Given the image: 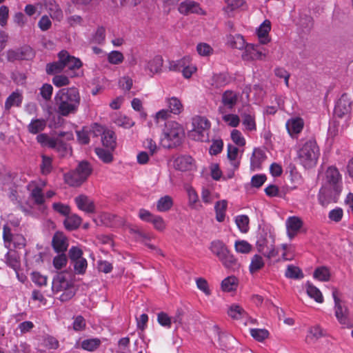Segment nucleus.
<instances>
[{"label": "nucleus", "mask_w": 353, "mask_h": 353, "mask_svg": "<svg viewBox=\"0 0 353 353\" xmlns=\"http://www.w3.org/2000/svg\"><path fill=\"white\" fill-rule=\"evenodd\" d=\"M322 187L318 199L326 207L330 203H336L343 190L342 175L335 166H330L322 174Z\"/></svg>", "instance_id": "1"}, {"label": "nucleus", "mask_w": 353, "mask_h": 353, "mask_svg": "<svg viewBox=\"0 0 353 353\" xmlns=\"http://www.w3.org/2000/svg\"><path fill=\"white\" fill-rule=\"evenodd\" d=\"M54 101L57 113L67 117L77 112L81 97L76 88H62L55 94Z\"/></svg>", "instance_id": "2"}, {"label": "nucleus", "mask_w": 353, "mask_h": 353, "mask_svg": "<svg viewBox=\"0 0 353 353\" xmlns=\"http://www.w3.org/2000/svg\"><path fill=\"white\" fill-rule=\"evenodd\" d=\"M320 156V150L316 141L310 139L299 143L297 157L299 163L306 169L315 166Z\"/></svg>", "instance_id": "3"}, {"label": "nucleus", "mask_w": 353, "mask_h": 353, "mask_svg": "<svg viewBox=\"0 0 353 353\" xmlns=\"http://www.w3.org/2000/svg\"><path fill=\"white\" fill-rule=\"evenodd\" d=\"M183 128L177 122L170 121L165 123L162 142L164 147L171 148L179 145L184 137Z\"/></svg>", "instance_id": "4"}, {"label": "nucleus", "mask_w": 353, "mask_h": 353, "mask_svg": "<svg viewBox=\"0 0 353 353\" xmlns=\"http://www.w3.org/2000/svg\"><path fill=\"white\" fill-rule=\"evenodd\" d=\"M209 249L226 268H234L237 265V259L230 253L226 245L220 240H214L210 244Z\"/></svg>", "instance_id": "5"}, {"label": "nucleus", "mask_w": 353, "mask_h": 353, "mask_svg": "<svg viewBox=\"0 0 353 353\" xmlns=\"http://www.w3.org/2000/svg\"><path fill=\"white\" fill-rule=\"evenodd\" d=\"M258 250L264 256L269 259H275L281 255L284 261L292 259V254L290 253V246L282 244L280 247H274L273 241L266 242L265 245L259 243Z\"/></svg>", "instance_id": "6"}, {"label": "nucleus", "mask_w": 353, "mask_h": 353, "mask_svg": "<svg viewBox=\"0 0 353 353\" xmlns=\"http://www.w3.org/2000/svg\"><path fill=\"white\" fill-rule=\"evenodd\" d=\"M192 128L188 136L193 140L205 141L208 139V132L211 126L210 121L203 117L196 116L192 119Z\"/></svg>", "instance_id": "7"}, {"label": "nucleus", "mask_w": 353, "mask_h": 353, "mask_svg": "<svg viewBox=\"0 0 353 353\" xmlns=\"http://www.w3.org/2000/svg\"><path fill=\"white\" fill-rule=\"evenodd\" d=\"M52 291L55 293L63 292L60 296L61 301H67L74 295V290L71 281L65 278L63 273H59L52 281Z\"/></svg>", "instance_id": "8"}, {"label": "nucleus", "mask_w": 353, "mask_h": 353, "mask_svg": "<svg viewBox=\"0 0 353 353\" xmlns=\"http://www.w3.org/2000/svg\"><path fill=\"white\" fill-rule=\"evenodd\" d=\"M332 297L334 301V316L338 322L343 327H349L351 325L350 319V310L347 303L339 298V292L334 289L332 291Z\"/></svg>", "instance_id": "9"}, {"label": "nucleus", "mask_w": 353, "mask_h": 353, "mask_svg": "<svg viewBox=\"0 0 353 353\" xmlns=\"http://www.w3.org/2000/svg\"><path fill=\"white\" fill-rule=\"evenodd\" d=\"M241 119L245 133L249 134L256 131V113L251 106L245 107L241 112Z\"/></svg>", "instance_id": "10"}, {"label": "nucleus", "mask_w": 353, "mask_h": 353, "mask_svg": "<svg viewBox=\"0 0 353 353\" xmlns=\"http://www.w3.org/2000/svg\"><path fill=\"white\" fill-rule=\"evenodd\" d=\"M268 55V50L258 45L247 43L242 54L244 61L264 60Z\"/></svg>", "instance_id": "11"}, {"label": "nucleus", "mask_w": 353, "mask_h": 353, "mask_svg": "<svg viewBox=\"0 0 353 353\" xmlns=\"http://www.w3.org/2000/svg\"><path fill=\"white\" fill-rule=\"evenodd\" d=\"M3 239L6 248L10 249L11 244L16 248H23L26 245V239L21 234L13 235L11 229L8 225H4L3 228Z\"/></svg>", "instance_id": "12"}, {"label": "nucleus", "mask_w": 353, "mask_h": 353, "mask_svg": "<svg viewBox=\"0 0 353 353\" xmlns=\"http://www.w3.org/2000/svg\"><path fill=\"white\" fill-rule=\"evenodd\" d=\"M178 11L183 15L196 14L203 15L205 11L201 8L200 4L193 0H184L178 6Z\"/></svg>", "instance_id": "13"}, {"label": "nucleus", "mask_w": 353, "mask_h": 353, "mask_svg": "<svg viewBox=\"0 0 353 353\" xmlns=\"http://www.w3.org/2000/svg\"><path fill=\"white\" fill-rule=\"evenodd\" d=\"M175 169L185 172L192 171L196 169V161L190 155H180L174 159L173 162Z\"/></svg>", "instance_id": "14"}, {"label": "nucleus", "mask_w": 353, "mask_h": 353, "mask_svg": "<svg viewBox=\"0 0 353 353\" xmlns=\"http://www.w3.org/2000/svg\"><path fill=\"white\" fill-rule=\"evenodd\" d=\"M163 59L161 56L157 55L145 62L143 69L150 76L159 73L161 71Z\"/></svg>", "instance_id": "15"}, {"label": "nucleus", "mask_w": 353, "mask_h": 353, "mask_svg": "<svg viewBox=\"0 0 353 353\" xmlns=\"http://www.w3.org/2000/svg\"><path fill=\"white\" fill-rule=\"evenodd\" d=\"M287 234L292 239L299 232L303 226V221L301 218L296 216H289L285 221Z\"/></svg>", "instance_id": "16"}, {"label": "nucleus", "mask_w": 353, "mask_h": 353, "mask_svg": "<svg viewBox=\"0 0 353 353\" xmlns=\"http://www.w3.org/2000/svg\"><path fill=\"white\" fill-rule=\"evenodd\" d=\"M46 185V183L42 181L41 185H38L35 182H31L28 185V189L30 191V196L37 205H42L44 201V196L42 192V188Z\"/></svg>", "instance_id": "17"}, {"label": "nucleus", "mask_w": 353, "mask_h": 353, "mask_svg": "<svg viewBox=\"0 0 353 353\" xmlns=\"http://www.w3.org/2000/svg\"><path fill=\"white\" fill-rule=\"evenodd\" d=\"M61 61L64 63V68L70 70L79 69L82 65V62L78 58L69 55L67 51H61L59 54Z\"/></svg>", "instance_id": "18"}, {"label": "nucleus", "mask_w": 353, "mask_h": 353, "mask_svg": "<svg viewBox=\"0 0 353 353\" xmlns=\"http://www.w3.org/2000/svg\"><path fill=\"white\" fill-rule=\"evenodd\" d=\"M78 208L86 213H93L95 205L93 201L85 195H79L74 199Z\"/></svg>", "instance_id": "19"}, {"label": "nucleus", "mask_w": 353, "mask_h": 353, "mask_svg": "<svg viewBox=\"0 0 353 353\" xmlns=\"http://www.w3.org/2000/svg\"><path fill=\"white\" fill-rule=\"evenodd\" d=\"M266 159L265 152L260 148H254L250 159V168L252 170H259Z\"/></svg>", "instance_id": "20"}, {"label": "nucleus", "mask_w": 353, "mask_h": 353, "mask_svg": "<svg viewBox=\"0 0 353 353\" xmlns=\"http://www.w3.org/2000/svg\"><path fill=\"white\" fill-rule=\"evenodd\" d=\"M239 94L236 92L232 90H226L224 92L221 97V103L225 110L226 108L232 110L237 103Z\"/></svg>", "instance_id": "21"}, {"label": "nucleus", "mask_w": 353, "mask_h": 353, "mask_svg": "<svg viewBox=\"0 0 353 353\" xmlns=\"http://www.w3.org/2000/svg\"><path fill=\"white\" fill-rule=\"evenodd\" d=\"M52 243L54 250L58 253H64L68 247V239L62 232H56Z\"/></svg>", "instance_id": "22"}, {"label": "nucleus", "mask_w": 353, "mask_h": 353, "mask_svg": "<svg viewBox=\"0 0 353 353\" xmlns=\"http://www.w3.org/2000/svg\"><path fill=\"white\" fill-rule=\"evenodd\" d=\"M219 112L221 114L223 121L230 127L236 128L241 122V115L229 113L226 112L224 108L219 107Z\"/></svg>", "instance_id": "23"}, {"label": "nucleus", "mask_w": 353, "mask_h": 353, "mask_svg": "<svg viewBox=\"0 0 353 353\" xmlns=\"http://www.w3.org/2000/svg\"><path fill=\"white\" fill-rule=\"evenodd\" d=\"M304 125L303 120L300 117L291 118L286 122L287 130L291 137L299 134Z\"/></svg>", "instance_id": "24"}, {"label": "nucleus", "mask_w": 353, "mask_h": 353, "mask_svg": "<svg viewBox=\"0 0 353 353\" xmlns=\"http://www.w3.org/2000/svg\"><path fill=\"white\" fill-rule=\"evenodd\" d=\"M7 54L10 61L30 59L33 57V51L30 47H25L19 50H9Z\"/></svg>", "instance_id": "25"}, {"label": "nucleus", "mask_w": 353, "mask_h": 353, "mask_svg": "<svg viewBox=\"0 0 353 353\" xmlns=\"http://www.w3.org/2000/svg\"><path fill=\"white\" fill-rule=\"evenodd\" d=\"M271 30V23L269 20H265L256 30L260 43L266 44L270 42L269 32Z\"/></svg>", "instance_id": "26"}, {"label": "nucleus", "mask_w": 353, "mask_h": 353, "mask_svg": "<svg viewBox=\"0 0 353 353\" xmlns=\"http://www.w3.org/2000/svg\"><path fill=\"white\" fill-rule=\"evenodd\" d=\"M165 101L170 113L178 115L183 111V105L177 97H166Z\"/></svg>", "instance_id": "27"}, {"label": "nucleus", "mask_w": 353, "mask_h": 353, "mask_svg": "<svg viewBox=\"0 0 353 353\" xmlns=\"http://www.w3.org/2000/svg\"><path fill=\"white\" fill-rule=\"evenodd\" d=\"M351 110V103L346 100L344 96L339 100L334 108V114L339 117H343L348 114Z\"/></svg>", "instance_id": "28"}, {"label": "nucleus", "mask_w": 353, "mask_h": 353, "mask_svg": "<svg viewBox=\"0 0 353 353\" xmlns=\"http://www.w3.org/2000/svg\"><path fill=\"white\" fill-rule=\"evenodd\" d=\"M37 141L43 147L59 149V147L61 146L59 141L57 139L50 137L46 134H38L37 137Z\"/></svg>", "instance_id": "29"}, {"label": "nucleus", "mask_w": 353, "mask_h": 353, "mask_svg": "<svg viewBox=\"0 0 353 353\" xmlns=\"http://www.w3.org/2000/svg\"><path fill=\"white\" fill-rule=\"evenodd\" d=\"M227 44L230 47L238 50L245 49L246 46L244 37L239 34L228 35L227 37Z\"/></svg>", "instance_id": "30"}, {"label": "nucleus", "mask_w": 353, "mask_h": 353, "mask_svg": "<svg viewBox=\"0 0 353 353\" xmlns=\"http://www.w3.org/2000/svg\"><path fill=\"white\" fill-rule=\"evenodd\" d=\"M219 194L212 188H203L202 189L201 199L206 205L212 204L215 200L219 199Z\"/></svg>", "instance_id": "31"}, {"label": "nucleus", "mask_w": 353, "mask_h": 353, "mask_svg": "<svg viewBox=\"0 0 353 353\" xmlns=\"http://www.w3.org/2000/svg\"><path fill=\"white\" fill-rule=\"evenodd\" d=\"M64 180L70 186H79L85 181L76 169L65 174Z\"/></svg>", "instance_id": "32"}, {"label": "nucleus", "mask_w": 353, "mask_h": 353, "mask_svg": "<svg viewBox=\"0 0 353 353\" xmlns=\"http://www.w3.org/2000/svg\"><path fill=\"white\" fill-rule=\"evenodd\" d=\"M305 290L307 294L316 302L319 303H322L323 302V296L320 290L310 282H307L305 284Z\"/></svg>", "instance_id": "33"}, {"label": "nucleus", "mask_w": 353, "mask_h": 353, "mask_svg": "<svg viewBox=\"0 0 353 353\" xmlns=\"http://www.w3.org/2000/svg\"><path fill=\"white\" fill-rule=\"evenodd\" d=\"M23 100L21 92L18 90L13 92L6 99L5 103V108L10 109L13 106H20Z\"/></svg>", "instance_id": "34"}, {"label": "nucleus", "mask_w": 353, "mask_h": 353, "mask_svg": "<svg viewBox=\"0 0 353 353\" xmlns=\"http://www.w3.org/2000/svg\"><path fill=\"white\" fill-rule=\"evenodd\" d=\"M227 207L228 201L226 200H221L215 203L214 210L217 221L223 222L225 220Z\"/></svg>", "instance_id": "35"}, {"label": "nucleus", "mask_w": 353, "mask_h": 353, "mask_svg": "<svg viewBox=\"0 0 353 353\" xmlns=\"http://www.w3.org/2000/svg\"><path fill=\"white\" fill-rule=\"evenodd\" d=\"M46 126V121L43 119H34L28 125V130L31 134H37L43 131Z\"/></svg>", "instance_id": "36"}, {"label": "nucleus", "mask_w": 353, "mask_h": 353, "mask_svg": "<svg viewBox=\"0 0 353 353\" xmlns=\"http://www.w3.org/2000/svg\"><path fill=\"white\" fill-rule=\"evenodd\" d=\"M239 149L234 145H228V157L230 161L231 166L237 170L239 165V160L238 159Z\"/></svg>", "instance_id": "37"}, {"label": "nucleus", "mask_w": 353, "mask_h": 353, "mask_svg": "<svg viewBox=\"0 0 353 353\" xmlns=\"http://www.w3.org/2000/svg\"><path fill=\"white\" fill-rule=\"evenodd\" d=\"M81 223V219L77 214H69L64 220V225L67 230H73L79 227Z\"/></svg>", "instance_id": "38"}, {"label": "nucleus", "mask_w": 353, "mask_h": 353, "mask_svg": "<svg viewBox=\"0 0 353 353\" xmlns=\"http://www.w3.org/2000/svg\"><path fill=\"white\" fill-rule=\"evenodd\" d=\"M101 141L104 146L114 148L116 144L114 133L111 130H104L101 136Z\"/></svg>", "instance_id": "39"}, {"label": "nucleus", "mask_w": 353, "mask_h": 353, "mask_svg": "<svg viewBox=\"0 0 353 353\" xmlns=\"http://www.w3.org/2000/svg\"><path fill=\"white\" fill-rule=\"evenodd\" d=\"M323 336V332L319 325H314L310 327L306 340L308 342H315Z\"/></svg>", "instance_id": "40"}, {"label": "nucleus", "mask_w": 353, "mask_h": 353, "mask_svg": "<svg viewBox=\"0 0 353 353\" xmlns=\"http://www.w3.org/2000/svg\"><path fill=\"white\" fill-rule=\"evenodd\" d=\"M108 62L111 65H120L124 61V55L118 50H112L106 54Z\"/></svg>", "instance_id": "41"}, {"label": "nucleus", "mask_w": 353, "mask_h": 353, "mask_svg": "<svg viewBox=\"0 0 353 353\" xmlns=\"http://www.w3.org/2000/svg\"><path fill=\"white\" fill-rule=\"evenodd\" d=\"M238 286V280L235 276H231L222 281L221 289L225 292L236 290Z\"/></svg>", "instance_id": "42"}, {"label": "nucleus", "mask_w": 353, "mask_h": 353, "mask_svg": "<svg viewBox=\"0 0 353 353\" xmlns=\"http://www.w3.org/2000/svg\"><path fill=\"white\" fill-rule=\"evenodd\" d=\"M114 122L117 126L125 129H129L135 124V122L131 118L124 114L118 115Z\"/></svg>", "instance_id": "43"}, {"label": "nucleus", "mask_w": 353, "mask_h": 353, "mask_svg": "<svg viewBox=\"0 0 353 353\" xmlns=\"http://www.w3.org/2000/svg\"><path fill=\"white\" fill-rule=\"evenodd\" d=\"M173 205V201L171 196H164L160 198L157 203V210L159 212L168 211Z\"/></svg>", "instance_id": "44"}, {"label": "nucleus", "mask_w": 353, "mask_h": 353, "mask_svg": "<svg viewBox=\"0 0 353 353\" xmlns=\"http://www.w3.org/2000/svg\"><path fill=\"white\" fill-rule=\"evenodd\" d=\"M265 265V262L261 256L255 254L251 259V262L249 266V270L251 274L257 272Z\"/></svg>", "instance_id": "45"}, {"label": "nucleus", "mask_w": 353, "mask_h": 353, "mask_svg": "<svg viewBox=\"0 0 353 353\" xmlns=\"http://www.w3.org/2000/svg\"><path fill=\"white\" fill-rule=\"evenodd\" d=\"M234 250L237 253L247 254L252 250V245L245 240H237L234 243Z\"/></svg>", "instance_id": "46"}, {"label": "nucleus", "mask_w": 353, "mask_h": 353, "mask_svg": "<svg viewBox=\"0 0 353 353\" xmlns=\"http://www.w3.org/2000/svg\"><path fill=\"white\" fill-rule=\"evenodd\" d=\"M285 276L293 279H301L304 276L302 270L299 267L293 265H288Z\"/></svg>", "instance_id": "47"}, {"label": "nucleus", "mask_w": 353, "mask_h": 353, "mask_svg": "<svg viewBox=\"0 0 353 353\" xmlns=\"http://www.w3.org/2000/svg\"><path fill=\"white\" fill-rule=\"evenodd\" d=\"M196 50L199 56L208 57L214 54V48L208 43L201 42L196 45Z\"/></svg>", "instance_id": "48"}, {"label": "nucleus", "mask_w": 353, "mask_h": 353, "mask_svg": "<svg viewBox=\"0 0 353 353\" xmlns=\"http://www.w3.org/2000/svg\"><path fill=\"white\" fill-rule=\"evenodd\" d=\"M313 276L320 281H327L330 278V270L325 266L319 267L314 270Z\"/></svg>", "instance_id": "49"}, {"label": "nucleus", "mask_w": 353, "mask_h": 353, "mask_svg": "<svg viewBox=\"0 0 353 353\" xmlns=\"http://www.w3.org/2000/svg\"><path fill=\"white\" fill-rule=\"evenodd\" d=\"M250 334L259 342L264 341L270 336V332L266 329L252 328L250 330Z\"/></svg>", "instance_id": "50"}, {"label": "nucleus", "mask_w": 353, "mask_h": 353, "mask_svg": "<svg viewBox=\"0 0 353 353\" xmlns=\"http://www.w3.org/2000/svg\"><path fill=\"white\" fill-rule=\"evenodd\" d=\"M71 264L73 266L75 274L83 275L85 273L88 262L85 258L73 261L71 262Z\"/></svg>", "instance_id": "51"}, {"label": "nucleus", "mask_w": 353, "mask_h": 353, "mask_svg": "<svg viewBox=\"0 0 353 353\" xmlns=\"http://www.w3.org/2000/svg\"><path fill=\"white\" fill-rule=\"evenodd\" d=\"M239 230L242 233H246L249 230V218L247 215H238L234 219Z\"/></svg>", "instance_id": "52"}, {"label": "nucleus", "mask_w": 353, "mask_h": 353, "mask_svg": "<svg viewBox=\"0 0 353 353\" xmlns=\"http://www.w3.org/2000/svg\"><path fill=\"white\" fill-rule=\"evenodd\" d=\"M76 170L81 177H82L85 181L91 174L92 171L91 165L87 161L80 162Z\"/></svg>", "instance_id": "53"}, {"label": "nucleus", "mask_w": 353, "mask_h": 353, "mask_svg": "<svg viewBox=\"0 0 353 353\" xmlns=\"http://www.w3.org/2000/svg\"><path fill=\"white\" fill-rule=\"evenodd\" d=\"M48 8L52 18L56 19L58 21H60L63 18L62 10L54 1L49 2Z\"/></svg>", "instance_id": "54"}, {"label": "nucleus", "mask_w": 353, "mask_h": 353, "mask_svg": "<svg viewBox=\"0 0 353 353\" xmlns=\"http://www.w3.org/2000/svg\"><path fill=\"white\" fill-rule=\"evenodd\" d=\"M191 62L192 59L189 56V61L185 63L184 66L181 67L183 76L185 79H190L197 70L196 66Z\"/></svg>", "instance_id": "55"}, {"label": "nucleus", "mask_w": 353, "mask_h": 353, "mask_svg": "<svg viewBox=\"0 0 353 353\" xmlns=\"http://www.w3.org/2000/svg\"><path fill=\"white\" fill-rule=\"evenodd\" d=\"M41 163L40 165L41 172L43 174H49L52 169V159L45 154L41 155Z\"/></svg>", "instance_id": "56"}, {"label": "nucleus", "mask_w": 353, "mask_h": 353, "mask_svg": "<svg viewBox=\"0 0 353 353\" xmlns=\"http://www.w3.org/2000/svg\"><path fill=\"white\" fill-rule=\"evenodd\" d=\"M101 344V341L98 339H90L82 341L81 347L87 351H94L99 347Z\"/></svg>", "instance_id": "57"}, {"label": "nucleus", "mask_w": 353, "mask_h": 353, "mask_svg": "<svg viewBox=\"0 0 353 353\" xmlns=\"http://www.w3.org/2000/svg\"><path fill=\"white\" fill-rule=\"evenodd\" d=\"M228 315L232 319H239L246 315L244 310L238 305H232L228 310Z\"/></svg>", "instance_id": "58"}, {"label": "nucleus", "mask_w": 353, "mask_h": 353, "mask_svg": "<svg viewBox=\"0 0 353 353\" xmlns=\"http://www.w3.org/2000/svg\"><path fill=\"white\" fill-rule=\"evenodd\" d=\"M67 263L68 258L64 253H61L57 256H54L52 261L54 268L57 270H61L62 268L65 267Z\"/></svg>", "instance_id": "59"}, {"label": "nucleus", "mask_w": 353, "mask_h": 353, "mask_svg": "<svg viewBox=\"0 0 353 353\" xmlns=\"http://www.w3.org/2000/svg\"><path fill=\"white\" fill-rule=\"evenodd\" d=\"M230 137L232 141L239 146H244L245 145V139L242 132L236 129L231 131Z\"/></svg>", "instance_id": "60"}, {"label": "nucleus", "mask_w": 353, "mask_h": 353, "mask_svg": "<svg viewBox=\"0 0 353 353\" xmlns=\"http://www.w3.org/2000/svg\"><path fill=\"white\" fill-rule=\"evenodd\" d=\"M228 81L225 74H217L212 77L211 84L216 88H219L226 85Z\"/></svg>", "instance_id": "61"}, {"label": "nucleus", "mask_w": 353, "mask_h": 353, "mask_svg": "<svg viewBox=\"0 0 353 353\" xmlns=\"http://www.w3.org/2000/svg\"><path fill=\"white\" fill-rule=\"evenodd\" d=\"M85 327H86L85 319L81 315H78L73 318L72 327L74 331H76V332L83 331L85 329Z\"/></svg>", "instance_id": "62"}, {"label": "nucleus", "mask_w": 353, "mask_h": 353, "mask_svg": "<svg viewBox=\"0 0 353 353\" xmlns=\"http://www.w3.org/2000/svg\"><path fill=\"white\" fill-rule=\"evenodd\" d=\"M343 217V210L341 208L336 207L328 213V218L331 221L339 223Z\"/></svg>", "instance_id": "63"}, {"label": "nucleus", "mask_w": 353, "mask_h": 353, "mask_svg": "<svg viewBox=\"0 0 353 353\" xmlns=\"http://www.w3.org/2000/svg\"><path fill=\"white\" fill-rule=\"evenodd\" d=\"M64 68V63L61 61L59 58V61L47 65L46 72L48 74H54L62 71Z\"/></svg>", "instance_id": "64"}]
</instances>
